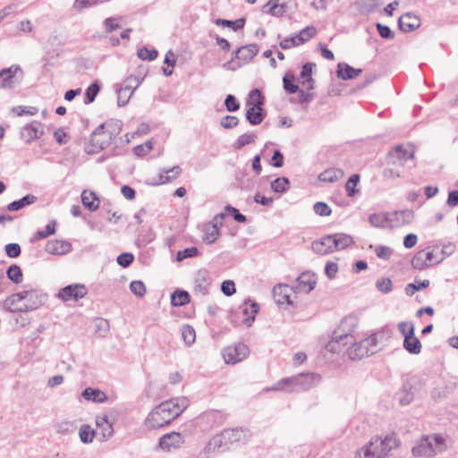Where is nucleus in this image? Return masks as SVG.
Returning a JSON list of instances; mask_svg holds the SVG:
<instances>
[{"label":"nucleus","instance_id":"nucleus-9","mask_svg":"<svg viewBox=\"0 0 458 458\" xmlns=\"http://www.w3.org/2000/svg\"><path fill=\"white\" fill-rule=\"evenodd\" d=\"M111 141L107 136H104V125H98L85 144V151L88 154H96L109 146Z\"/></svg>","mask_w":458,"mask_h":458},{"label":"nucleus","instance_id":"nucleus-30","mask_svg":"<svg viewBox=\"0 0 458 458\" xmlns=\"http://www.w3.org/2000/svg\"><path fill=\"white\" fill-rule=\"evenodd\" d=\"M361 72V69L353 68L346 63H339L337 64L336 75L344 81L355 79Z\"/></svg>","mask_w":458,"mask_h":458},{"label":"nucleus","instance_id":"nucleus-57","mask_svg":"<svg viewBox=\"0 0 458 458\" xmlns=\"http://www.w3.org/2000/svg\"><path fill=\"white\" fill-rule=\"evenodd\" d=\"M316 34V29L313 26H308L302 29L297 35L299 42L304 44L312 38Z\"/></svg>","mask_w":458,"mask_h":458},{"label":"nucleus","instance_id":"nucleus-5","mask_svg":"<svg viewBox=\"0 0 458 458\" xmlns=\"http://www.w3.org/2000/svg\"><path fill=\"white\" fill-rule=\"evenodd\" d=\"M378 334H373L359 342L349 343L351 346L347 349V354L352 360H360L376 353L378 350L377 347Z\"/></svg>","mask_w":458,"mask_h":458},{"label":"nucleus","instance_id":"nucleus-49","mask_svg":"<svg viewBox=\"0 0 458 458\" xmlns=\"http://www.w3.org/2000/svg\"><path fill=\"white\" fill-rule=\"evenodd\" d=\"M284 89L289 94H294L299 91V86L295 84V77L292 73H285L283 78Z\"/></svg>","mask_w":458,"mask_h":458},{"label":"nucleus","instance_id":"nucleus-38","mask_svg":"<svg viewBox=\"0 0 458 458\" xmlns=\"http://www.w3.org/2000/svg\"><path fill=\"white\" fill-rule=\"evenodd\" d=\"M191 301V296L184 290H175L171 295V304L174 307H181Z\"/></svg>","mask_w":458,"mask_h":458},{"label":"nucleus","instance_id":"nucleus-40","mask_svg":"<svg viewBox=\"0 0 458 458\" xmlns=\"http://www.w3.org/2000/svg\"><path fill=\"white\" fill-rule=\"evenodd\" d=\"M369 222L373 227L388 228V213H374L369 216Z\"/></svg>","mask_w":458,"mask_h":458},{"label":"nucleus","instance_id":"nucleus-62","mask_svg":"<svg viewBox=\"0 0 458 458\" xmlns=\"http://www.w3.org/2000/svg\"><path fill=\"white\" fill-rule=\"evenodd\" d=\"M137 55L141 60L153 61L157 57L158 52L156 49L149 50L144 47L138 50Z\"/></svg>","mask_w":458,"mask_h":458},{"label":"nucleus","instance_id":"nucleus-55","mask_svg":"<svg viewBox=\"0 0 458 458\" xmlns=\"http://www.w3.org/2000/svg\"><path fill=\"white\" fill-rule=\"evenodd\" d=\"M98 3H102L99 0H74L72 4V9L76 12H81L84 9L93 7Z\"/></svg>","mask_w":458,"mask_h":458},{"label":"nucleus","instance_id":"nucleus-14","mask_svg":"<svg viewBox=\"0 0 458 458\" xmlns=\"http://www.w3.org/2000/svg\"><path fill=\"white\" fill-rule=\"evenodd\" d=\"M45 132V125L39 121H32L25 124L20 131L21 138L26 143L39 139Z\"/></svg>","mask_w":458,"mask_h":458},{"label":"nucleus","instance_id":"nucleus-35","mask_svg":"<svg viewBox=\"0 0 458 458\" xmlns=\"http://www.w3.org/2000/svg\"><path fill=\"white\" fill-rule=\"evenodd\" d=\"M38 198L32 194H27L20 199L12 201L6 207L9 211H18L22 209L23 208L34 204L37 201Z\"/></svg>","mask_w":458,"mask_h":458},{"label":"nucleus","instance_id":"nucleus-48","mask_svg":"<svg viewBox=\"0 0 458 458\" xmlns=\"http://www.w3.org/2000/svg\"><path fill=\"white\" fill-rule=\"evenodd\" d=\"M429 284V280L427 279L422 281L415 280L414 283H410L405 286L404 292L406 295L412 296L417 291H420L428 287Z\"/></svg>","mask_w":458,"mask_h":458},{"label":"nucleus","instance_id":"nucleus-45","mask_svg":"<svg viewBox=\"0 0 458 458\" xmlns=\"http://www.w3.org/2000/svg\"><path fill=\"white\" fill-rule=\"evenodd\" d=\"M100 89L101 85L98 81H96L93 83H91L85 90L84 103L88 105L94 102L98 94L100 91Z\"/></svg>","mask_w":458,"mask_h":458},{"label":"nucleus","instance_id":"nucleus-43","mask_svg":"<svg viewBox=\"0 0 458 458\" xmlns=\"http://www.w3.org/2000/svg\"><path fill=\"white\" fill-rule=\"evenodd\" d=\"M134 92V89L131 86H123L121 87L117 90V105L118 106H124L129 102L130 98H131L132 94Z\"/></svg>","mask_w":458,"mask_h":458},{"label":"nucleus","instance_id":"nucleus-16","mask_svg":"<svg viewBox=\"0 0 458 458\" xmlns=\"http://www.w3.org/2000/svg\"><path fill=\"white\" fill-rule=\"evenodd\" d=\"M437 255L434 254V250H421L418 251L411 259V267L417 270H423L431 265L436 264L435 260Z\"/></svg>","mask_w":458,"mask_h":458},{"label":"nucleus","instance_id":"nucleus-52","mask_svg":"<svg viewBox=\"0 0 458 458\" xmlns=\"http://www.w3.org/2000/svg\"><path fill=\"white\" fill-rule=\"evenodd\" d=\"M219 234L220 231L218 229H216V227H208V225H206L202 240L207 244H212L216 242Z\"/></svg>","mask_w":458,"mask_h":458},{"label":"nucleus","instance_id":"nucleus-25","mask_svg":"<svg viewBox=\"0 0 458 458\" xmlns=\"http://www.w3.org/2000/svg\"><path fill=\"white\" fill-rule=\"evenodd\" d=\"M333 234L322 237L320 240L312 242V250L319 255H327L335 251Z\"/></svg>","mask_w":458,"mask_h":458},{"label":"nucleus","instance_id":"nucleus-24","mask_svg":"<svg viewBox=\"0 0 458 458\" xmlns=\"http://www.w3.org/2000/svg\"><path fill=\"white\" fill-rule=\"evenodd\" d=\"M414 324L410 325L408 335L403 339V346L411 354H419L421 352L420 341L414 335Z\"/></svg>","mask_w":458,"mask_h":458},{"label":"nucleus","instance_id":"nucleus-17","mask_svg":"<svg viewBox=\"0 0 458 458\" xmlns=\"http://www.w3.org/2000/svg\"><path fill=\"white\" fill-rule=\"evenodd\" d=\"M316 284V274L310 271H305L297 277L293 289L297 293H309L315 288Z\"/></svg>","mask_w":458,"mask_h":458},{"label":"nucleus","instance_id":"nucleus-29","mask_svg":"<svg viewBox=\"0 0 458 458\" xmlns=\"http://www.w3.org/2000/svg\"><path fill=\"white\" fill-rule=\"evenodd\" d=\"M96 425L98 428L101 429V441H106L113 436V423L109 421L107 415H98L96 417Z\"/></svg>","mask_w":458,"mask_h":458},{"label":"nucleus","instance_id":"nucleus-26","mask_svg":"<svg viewBox=\"0 0 458 458\" xmlns=\"http://www.w3.org/2000/svg\"><path fill=\"white\" fill-rule=\"evenodd\" d=\"M398 26L402 31L411 32L420 26V19L411 13H406L398 19Z\"/></svg>","mask_w":458,"mask_h":458},{"label":"nucleus","instance_id":"nucleus-37","mask_svg":"<svg viewBox=\"0 0 458 458\" xmlns=\"http://www.w3.org/2000/svg\"><path fill=\"white\" fill-rule=\"evenodd\" d=\"M312 63H306L302 65L301 71V78L302 79L301 84L305 86L307 89L310 90L314 89V80L312 78Z\"/></svg>","mask_w":458,"mask_h":458},{"label":"nucleus","instance_id":"nucleus-13","mask_svg":"<svg viewBox=\"0 0 458 458\" xmlns=\"http://www.w3.org/2000/svg\"><path fill=\"white\" fill-rule=\"evenodd\" d=\"M249 353V348L245 344L239 343L234 346H228L223 351V356L225 363L235 364L244 358Z\"/></svg>","mask_w":458,"mask_h":458},{"label":"nucleus","instance_id":"nucleus-12","mask_svg":"<svg viewBox=\"0 0 458 458\" xmlns=\"http://www.w3.org/2000/svg\"><path fill=\"white\" fill-rule=\"evenodd\" d=\"M21 293L24 296L23 310L25 312L37 310L47 301V295L38 290L22 291Z\"/></svg>","mask_w":458,"mask_h":458},{"label":"nucleus","instance_id":"nucleus-23","mask_svg":"<svg viewBox=\"0 0 458 458\" xmlns=\"http://www.w3.org/2000/svg\"><path fill=\"white\" fill-rule=\"evenodd\" d=\"M353 340L352 334H341L333 336L332 340L327 344L326 348L328 352L338 353L342 352V348L348 345Z\"/></svg>","mask_w":458,"mask_h":458},{"label":"nucleus","instance_id":"nucleus-15","mask_svg":"<svg viewBox=\"0 0 458 458\" xmlns=\"http://www.w3.org/2000/svg\"><path fill=\"white\" fill-rule=\"evenodd\" d=\"M388 213V228H399L409 225L414 218L413 211L410 209H403Z\"/></svg>","mask_w":458,"mask_h":458},{"label":"nucleus","instance_id":"nucleus-31","mask_svg":"<svg viewBox=\"0 0 458 458\" xmlns=\"http://www.w3.org/2000/svg\"><path fill=\"white\" fill-rule=\"evenodd\" d=\"M81 396L87 401L98 403H103L107 400V395L105 392L98 388L92 387L85 388L81 393Z\"/></svg>","mask_w":458,"mask_h":458},{"label":"nucleus","instance_id":"nucleus-19","mask_svg":"<svg viewBox=\"0 0 458 458\" xmlns=\"http://www.w3.org/2000/svg\"><path fill=\"white\" fill-rule=\"evenodd\" d=\"M292 0H269L263 7L262 12L272 16L280 17L290 10Z\"/></svg>","mask_w":458,"mask_h":458},{"label":"nucleus","instance_id":"nucleus-20","mask_svg":"<svg viewBox=\"0 0 458 458\" xmlns=\"http://www.w3.org/2000/svg\"><path fill=\"white\" fill-rule=\"evenodd\" d=\"M211 278L207 270H199L194 280L193 292L195 295L205 296L209 293Z\"/></svg>","mask_w":458,"mask_h":458},{"label":"nucleus","instance_id":"nucleus-11","mask_svg":"<svg viewBox=\"0 0 458 458\" xmlns=\"http://www.w3.org/2000/svg\"><path fill=\"white\" fill-rule=\"evenodd\" d=\"M184 436L177 431H172L163 435L157 443V447L164 452L170 453L181 448L184 444Z\"/></svg>","mask_w":458,"mask_h":458},{"label":"nucleus","instance_id":"nucleus-58","mask_svg":"<svg viewBox=\"0 0 458 458\" xmlns=\"http://www.w3.org/2000/svg\"><path fill=\"white\" fill-rule=\"evenodd\" d=\"M359 181H360V175L357 174H354L351 175L350 178L348 179V181L346 182L345 189L347 191V195L349 197H353L355 195V193L357 192V191L355 190V187L358 184Z\"/></svg>","mask_w":458,"mask_h":458},{"label":"nucleus","instance_id":"nucleus-47","mask_svg":"<svg viewBox=\"0 0 458 458\" xmlns=\"http://www.w3.org/2000/svg\"><path fill=\"white\" fill-rule=\"evenodd\" d=\"M6 276L9 280L13 282L14 284L21 283L22 278H23L21 268L16 264L11 265L7 268Z\"/></svg>","mask_w":458,"mask_h":458},{"label":"nucleus","instance_id":"nucleus-44","mask_svg":"<svg viewBox=\"0 0 458 458\" xmlns=\"http://www.w3.org/2000/svg\"><path fill=\"white\" fill-rule=\"evenodd\" d=\"M287 291H288V286L286 284H284V285L280 284L277 287H275L274 293H275V296L277 298L276 302L278 304H284V303H287L289 305L293 304Z\"/></svg>","mask_w":458,"mask_h":458},{"label":"nucleus","instance_id":"nucleus-28","mask_svg":"<svg viewBox=\"0 0 458 458\" xmlns=\"http://www.w3.org/2000/svg\"><path fill=\"white\" fill-rule=\"evenodd\" d=\"M45 250L52 255H64L72 250V244L66 241L52 240L47 242Z\"/></svg>","mask_w":458,"mask_h":458},{"label":"nucleus","instance_id":"nucleus-42","mask_svg":"<svg viewBox=\"0 0 458 458\" xmlns=\"http://www.w3.org/2000/svg\"><path fill=\"white\" fill-rule=\"evenodd\" d=\"M215 24L217 26H224L232 29L233 31H237L242 29L245 25V19L240 18L235 21L225 20L217 18L214 21Z\"/></svg>","mask_w":458,"mask_h":458},{"label":"nucleus","instance_id":"nucleus-46","mask_svg":"<svg viewBox=\"0 0 458 458\" xmlns=\"http://www.w3.org/2000/svg\"><path fill=\"white\" fill-rule=\"evenodd\" d=\"M290 186V181L286 177H278L271 182L270 187L274 192L284 193Z\"/></svg>","mask_w":458,"mask_h":458},{"label":"nucleus","instance_id":"nucleus-6","mask_svg":"<svg viewBox=\"0 0 458 458\" xmlns=\"http://www.w3.org/2000/svg\"><path fill=\"white\" fill-rule=\"evenodd\" d=\"M369 442L377 458L387 457L390 452L399 445V440L394 433L387 434L384 437H372Z\"/></svg>","mask_w":458,"mask_h":458},{"label":"nucleus","instance_id":"nucleus-21","mask_svg":"<svg viewBox=\"0 0 458 458\" xmlns=\"http://www.w3.org/2000/svg\"><path fill=\"white\" fill-rule=\"evenodd\" d=\"M239 309L244 316V318L242 319L243 324L248 327H250L255 320L257 313L259 312V304L256 301L247 299Z\"/></svg>","mask_w":458,"mask_h":458},{"label":"nucleus","instance_id":"nucleus-53","mask_svg":"<svg viewBox=\"0 0 458 458\" xmlns=\"http://www.w3.org/2000/svg\"><path fill=\"white\" fill-rule=\"evenodd\" d=\"M182 336L183 338L184 343L186 345L190 346L191 345L196 339V334L194 328L190 325H184L182 326Z\"/></svg>","mask_w":458,"mask_h":458},{"label":"nucleus","instance_id":"nucleus-33","mask_svg":"<svg viewBox=\"0 0 458 458\" xmlns=\"http://www.w3.org/2000/svg\"><path fill=\"white\" fill-rule=\"evenodd\" d=\"M104 125V136H107L109 140L114 139L122 131L123 123L120 120H109L101 123Z\"/></svg>","mask_w":458,"mask_h":458},{"label":"nucleus","instance_id":"nucleus-2","mask_svg":"<svg viewBox=\"0 0 458 458\" xmlns=\"http://www.w3.org/2000/svg\"><path fill=\"white\" fill-rule=\"evenodd\" d=\"M321 381V376L317 373H301L290 377L282 378L276 382L272 390H283L288 393L308 391L317 386Z\"/></svg>","mask_w":458,"mask_h":458},{"label":"nucleus","instance_id":"nucleus-56","mask_svg":"<svg viewBox=\"0 0 458 458\" xmlns=\"http://www.w3.org/2000/svg\"><path fill=\"white\" fill-rule=\"evenodd\" d=\"M122 19L123 18L121 16L108 17V18L105 19L103 21V25H104L106 32L110 33L113 30L119 29L121 26L118 21H122Z\"/></svg>","mask_w":458,"mask_h":458},{"label":"nucleus","instance_id":"nucleus-18","mask_svg":"<svg viewBox=\"0 0 458 458\" xmlns=\"http://www.w3.org/2000/svg\"><path fill=\"white\" fill-rule=\"evenodd\" d=\"M87 293L88 290L84 284H69L60 289L57 296L64 301H68L71 300L78 301L79 299L83 298Z\"/></svg>","mask_w":458,"mask_h":458},{"label":"nucleus","instance_id":"nucleus-36","mask_svg":"<svg viewBox=\"0 0 458 458\" xmlns=\"http://www.w3.org/2000/svg\"><path fill=\"white\" fill-rule=\"evenodd\" d=\"M266 116L263 107H249L246 111V119L251 125L260 124Z\"/></svg>","mask_w":458,"mask_h":458},{"label":"nucleus","instance_id":"nucleus-27","mask_svg":"<svg viewBox=\"0 0 458 458\" xmlns=\"http://www.w3.org/2000/svg\"><path fill=\"white\" fill-rule=\"evenodd\" d=\"M23 299L24 296L22 295L21 292L13 293L4 301L3 308L4 310L13 313L25 312V310H23V304H20Z\"/></svg>","mask_w":458,"mask_h":458},{"label":"nucleus","instance_id":"nucleus-64","mask_svg":"<svg viewBox=\"0 0 458 458\" xmlns=\"http://www.w3.org/2000/svg\"><path fill=\"white\" fill-rule=\"evenodd\" d=\"M314 212L320 216H329L332 212L331 208L326 203L322 201H318L313 206Z\"/></svg>","mask_w":458,"mask_h":458},{"label":"nucleus","instance_id":"nucleus-8","mask_svg":"<svg viewBox=\"0 0 458 458\" xmlns=\"http://www.w3.org/2000/svg\"><path fill=\"white\" fill-rule=\"evenodd\" d=\"M23 71L19 64H13L10 67L0 71V89H13L20 85L23 79Z\"/></svg>","mask_w":458,"mask_h":458},{"label":"nucleus","instance_id":"nucleus-63","mask_svg":"<svg viewBox=\"0 0 458 458\" xmlns=\"http://www.w3.org/2000/svg\"><path fill=\"white\" fill-rule=\"evenodd\" d=\"M376 287L379 292L388 293L393 288L392 281L387 277L377 279L376 282Z\"/></svg>","mask_w":458,"mask_h":458},{"label":"nucleus","instance_id":"nucleus-39","mask_svg":"<svg viewBox=\"0 0 458 458\" xmlns=\"http://www.w3.org/2000/svg\"><path fill=\"white\" fill-rule=\"evenodd\" d=\"M265 98L259 89H254L250 91L249 98L246 101V105L249 107H263Z\"/></svg>","mask_w":458,"mask_h":458},{"label":"nucleus","instance_id":"nucleus-59","mask_svg":"<svg viewBox=\"0 0 458 458\" xmlns=\"http://www.w3.org/2000/svg\"><path fill=\"white\" fill-rule=\"evenodd\" d=\"M455 250V245L452 242H448L444 244L441 249V256H437V259L435 260L436 264L441 263L446 257L451 256Z\"/></svg>","mask_w":458,"mask_h":458},{"label":"nucleus","instance_id":"nucleus-3","mask_svg":"<svg viewBox=\"0 0 458 458\" xmlns=\"http://www.w3.org/2000/svg\"><path fill=\"white\" fill-rule=\"evenodd\" d=\"M446 448L445 438L438 434L423 436L412 447L415 457H432Z\"/></svg>","mask_w":458,"mask_h":458},{"label":"nucleus","instance_id":"nucleus-61","mask_svg":"<svg viewBox=\"0 0 458 458\" xmlns=\"http://www.w3.org/2000/svg\"><path fill=\"white\" fill-rule=\"evenodd\" d=\"M130 290L137 297H143L146 293V286L144 283L140 280L131 282Z\"/></svg>","mask_w":458,"mask_h":458},{"label":"nucleus","instance_id":"nucleus-32","mask_svg":"<svg viewBox=\"0 0 458 458\" xmlns=\"http://www.w3.org/2000/svg\"><path fill=\"white\" fill-rule=\"evenodd\" d=\"M181 173L182 169L179 165H174L171 168H163L160 170L158 182L153 184L157 185L170 182L172 180L177 178Z\"/></svg>","mask_w":458,"mask_h":458},{"label":"nucleus","instance_id":"nucleus-54","mask_svg":"<svg viewBox=\"0 0 458 458\" xmlns=\"http://www.w3.org/2000/svg\"><path fill=\"white\" fill-rule=\"evenodd\" d=\"M55 220L50 221L45 227L44 230H38L35 233V238L37 240L45 239L47 236L54 234L55 233Z\"/></svg>","mask_w":458,"mask_h":458},{"label":"nucleus","instance_id":"nucleus-41","mask_svg":"<svg viewBox=\"0 0 458 458\" xmlns=\"http://www.w3.org/2000/svg\"><path fill=\"white\" fill-rule=\"evenodd\" d=\"M333 238L335 251L344 250L353 242L352 236L346 233H333Z\"/></svg>","mask_w":458,"mask_h":458},{"label":"nucleus","instance_id":"nucleus-7","mask_svg":"<svg viewBox=\"0 0 458 458\" xmlns=\"http://www.w3.org/2000/svg\"><path fill=\"white\" fill-rule=\"evenodd\" d=\"M259 53V47L257 44H250L239 47L233 52L232 60L225 63L224 66L227 69L235 70L242 64L249 63Z\"/></svg>","mask_w":458,"mask_h":458},{"label":"nucleus","instance_id":"nucleus-51","mask_svg":"<svg viewBox=\"0 0 458 458\" xmlns=\"http://www.w3.org/2000/svg\"><path fill=\"white\" fill-rule=\"evenodd\" d=\"M256 138H257L256 135L252 132L242 134L235 140L233 147L236 149H241L243 147H245L246 145L253 143L255 141Z\"/></svg>","mask_w":458,"mask_h":458},{"label":"nucleus","instance_id":"nucleus-60","mask_svg":"<svg viewBox=\"0 0 458 458\" xmlns=\"http://www.w3.org/2000/svg\"><path fill=\"white\" fill-rule=\"evenodd\" d=\"M354 458H377L369 442L357 450Z\"/></svg>","mask_w":458,"mask_h":458},{"label":"nucleus","instance_id":"nucleus-1","mask_svg":"<svg viewBox=\"0 0 458 458\" xmlns=\"http://www.w3.org/2000/svg\"><path fill=\"white\" fill-rule=\"evenodd\" d=\"M186 397H177L165 401L156 406L145 420L148 428L155 429L170 424L188 407Z\"/></svg>","mask_w":458,"mask_h":458},{"label":"nucleus","instance_id":"nucleus-50","mask_svg":"<svg viewBox=\"0 0 458 458\" xmlns=\"http://www.w3.org/2000/svg\"><path fill=\"white\" fill-rule=\"evenodd\" d=\"M95 434V430L89 425L87 424L82 425L79 430L81 441L84 444L91 443L93 441Z\"/></svg>","mask_w":458,"mask_h":458},{"label":"nucleus","instance_id":"nucleus-10","mask_svg":"<svg viewBox=\"0 0 458 458\" xmlns=\"http://www.w3.org/2000/svg\"><path fill=\"white\" fill-rule=\"evenodd\" d=\"M422 382L417 377L407 379L403 386V389L399 393V402L402 405L410 404L416 394L420 390Z\"/></svg>","mask_w":458,"mask_h":458},{"label":"nucleus","instance_id":"nucleus-4","mask_svg":"<svg viewBox=\"0 0 458 458\" xmlns=\"http://www.w3.org/2000/svg\"><path fill=\"white\" fill-rule=\"evenodd\" d=\"M250 437V430L243 428H227L223 430L220 434L215 436L209 442V446L216 448L225 449L228 445L242 442H246Z\"/></svg>","mask_w":458,"mask_h":458},{"label":"nucleus","instance_id":"nucleus-22","mask_svg":"<svg viewBox=\"0 0 458 458\" xmlns=\"http://www.w3.org/2000/svg\"><path fill=\"white\" fill-rule=\"evenodd\" d=\"M414 152L412 150H408L404 148L403 146H396L394 149H392L388 154L389 162L393 165H403L404 162L410 159H413Z\"/></svg>","mask_w":458,"mask_h":458},{"label":"nucleus","instance_id":"nucleus-34","mask_svg":"<svg viewBox=\"0 0 458 458\" xmlns=\"http://www.w3.org/2000/svg\"><path fill=\"white\" fill-rule=\"evenodd\" d=\"M81 202L89 211H96L99 208V199L94 191L84 190L81 193Z\"/></svg>","mask_w":458,"mask_h":458}]
</instances>
